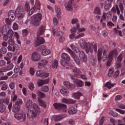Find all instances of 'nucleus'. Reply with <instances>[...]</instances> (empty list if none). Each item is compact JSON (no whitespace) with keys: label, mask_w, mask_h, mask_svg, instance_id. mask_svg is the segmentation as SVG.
Here are the masks:
<instances>
[{"label":"nucleus","mask_w":125,"mask_h":125,"mask_svg":"<svg viewBox=\"0 0 125 125\" xmlns=\"http://www.w3.org/2000/svg\"><path fill=\"white\" fill-rule=\"evenodd\" d=\"M37 94L39 97V98H45V94L42 92L41 91H37Z\"/></svg>","instance_id":"37"},{"label":"nucleus","mask_w":125,"mask_h":125,"mask_svg":"<svg viewBox=\"0 0 125 125\" xmlns=\"http://www.w3.org/2000/svg\"><path fill=\"white\" fill-rule=\"evenodd\" d=\"M13 67H14V65H13V63H10L9 64H8L7 65V70H8V71H11V70H12L13 69Z\"/></svg>","instance_id":"49"},{"label":"nucleus","mask_w":125,"mask_h":125,"mask_svg":"<svg viewBox=\"0 0 125 125\" xmlns=\"http://www.w3.org/2000/svg\"><path fill=\"white\" fill-rule=\"evenodd\" d=\"M6 106L4 104H2L0 106V113H6Z\"/></svg>","instance_id":"40"},{"label":"nucleus","mask_w":125,"mask_h":125,"mask_svg":"<svg viewBox=\"0 0 125 125\" xmlns=\"http://www.w3.org/2000/svg\"><path fill=\"white\" fill-rule=\"evenodd\" d=\"M112 11L113 12H116L117 11V13L118 15H120V13H121V11H120V8H119V5H116V8L113 7L111 9Z\"/></svg>","instance_id":"35"},{"label":"nucleus","mask_w":125,"mask_h":125,"mask_svg":"<svg viewBox=\"0 0 125 125\" xmlns=\"http://www.w3.org/2000/svg\"><path fill=\"white\" fill-rule=\"evenodd\" d=\"M19 28V26H18V24L16 23H14L13 25V29L14 30V31H16V30H18Z\"/></svg>","instance_id":"59"},{"label":"nucleus","mask_w":125,"mask_h":125,"mask_svg":"<svg viewBox=\"0 0 125 125\" xmlns=\"http://www.w3.org/2000/svg\"><path fill=\"white\" fill-rule=\"evenodd\" d=\"M1 30L2 34H5V33H7V30H8V27H6V26L4 25L2 26Z\"/></svg>","instance_id":"51"},{"label":"nucleus","mask_w":125,"mask_h":125,"mask_svg":"<svg viewBox=\"0 0 125 125\" xmlns=\"http://www.w3.org/2000/svg\"><path fill=\"white\" fill-rule=\"evenodd\" d=\"M21 109V107L20 106L15 104V105L13 107L12 111L14 112V113H18L19 111H20Z\"/></svg>","instance_id":"29"},{"label":"nucleus","mask_w":125,"mask_h":125,"mask_svg":"<svg viewBox=\"0 0 125 125\" xmlns=\"http://www.w3.org/2000/svg\"><path fill=\"white\" fill-rule=\"evenodd\" d=\"M35 10H36V8L35 7H33L31 9L29 10V15H32V14H34V12H35Z\"/></svg>","instance_id":"61"},{"label":"nucleus","mask_w":125,"mask_h":125,"mask_svg":"<svg viewBox=\"0 0 125 125\" xmlns=\"http://www.w3.org/2000/svg\"><path fill=\"white\" fill-rule=\"evenodd\" d=\"M62 58L64 59V60H66L67 61H70L71 60V58L70 57V56L68 55L67 53H63L62 54L61 56Z\"/></svg>","instance_id":"27"},{"label":"nucleus","mask_w":125,"mask_h":125,"mask_svg":"<svg viewBox=\"0 0 125 125\" xmlns=\"http://www.w3.org/2000/svg\"><path fill=\"white\" fill-rule=\"evenodd\" d=\"M15 13L12 11H9L8 13V18L11 21H14L15 20Z\"/></svg>","instance_id":"18"},{"label":"nucleus","mask_w":125,"mask_h":125,"mask_svg":"<svg viewBox=\"0 0 125 125\" xmlns=\"http://www.w3.org/2000/svg\"><path fill=\"white\" fill-rule=\"evenodd\" d=\"M20 48L19 45L17 44H15L13 46V52H15V50H18Z\"/></svg>","instance_id":"48"},{"label":"nucleus","mask_w":125,"mask_h":125,"mask_svg":"<svg viewBox=\"0 0 125 125\" xmlns=\"http://www.w3.org/2000/svg\"><path fill=\"white\" fill-rule=\"evenodd\" d=\"M80 46L85 50L86 53H88L89 51L92 53L93 50L95 52H97V46H96V45H93L92 43L89 42L86 43V42H83V40H82V42L80 43Z\"/></svg>","instance_id":"1"},{"label":"nucleus","mask_w":125,"mask_h":125,"mask_svg":"<svg viewBox=\"0 0 125 125\" xmlns=\"http://www.w3.org/2000/svg\"><path fill=\"white\" fill-rule=\"evenodd\" d=\"M94 13L100 15V14H101L100 8L99 7H96L94 10Z\"/></svg>","instance_id":"47"},{"label":"nucleus","mask_w":125,"mask_h":125,"mask_svg":"<svg viewBox=\"0 0 125 125\" xmlns=\"http://www.w3.org/2000/svg\"><path fill=\"white\" fill-rule=\"evenodd\" d=\"M8 88V85H7V84L6 83L4 85H3L2 86H1V90L5 91V90H7Z\"/></svg>","instance_id":"50"},{"label":"nucleus","mask_w":125,"mask_h":125,"mask_svg":"<svg viewBox=\"0 0 125 125\" xmlns=\"http://www.w3.org/2000/svg\"><path fill=\"white\" fill-rule=\"evenodd\" d=\"M2 54H5L7 51V49H6V48L3 47L0 49V51Z\"/></svg>","instance_id":"57"},{"label":"nucleus","mask_w":125,"mask_h":125,"mask_svg":"<svg viewBox=\"0 0 125 125\" xmlns=\"http://www.w3.org/2000/svg\"><path fill=\"white\" fill-rule=\"evenodd\" d=\"M72 72L74 73L75 76H77V77L82 74V71L78 68V67L72 68Z\"/></svg>","instance_id":"22"},{"label":"nucleus","mask_w":125,"mask_h":125,"mask_svg":"<svg viewBox=\"0 0 125 125\" xmlns=\"http://www.w3.org/2000/svg\"><path fill=\"white\" fill-rule=\"evenodd\" d=\"M33 106V101L30 100H28L26 104V107L27 109H30V108H32Z\"/></svg>","instance_id":"34"},{"label":"nucleus","mask_w":125,"mask_h":125,"mask_svg":"<svg viewBox=\"0 0 125 125\" xmlns=\"http://www.w3.org/2000/svg\"><path fill=\"white\" fill-rule=\"evenodd\" d=\"M75 83L77 87H83V82L82 80H76Z\"/></svg>","instance_id":"23"},{"label":"nucleus","mask_w":125,"mask_h":125,"mask_svg":"<svg viewBox=\"0 0 125 125\" xmlns=\"http://www.w3.org/2000/svg\"><path fill=\"white\" fill-rule=\"evenodd\" d=\"M53 106L55 109H59V110H63V112H66L67 109V105L64 104L54 103Z\"/></svg>","instance_id":"5"},{"label":"nucleus","mask_w":125,"mask_h":125,"mask_svg":"<svg viewBox=\"0 0 125 125\" xmlns=\"http://www.w3.org/2000/svg\"><path fill=\"white\" fill-rule=\"evenodd\" d=\"M44 32H45L44 27L42 25L40 26L38 30L39 36H42V35H43L44 34Z\"/></svg>","instance_id":"25"},{"label":"nucleus","mask_w":125,"mask_h":125,"mask_svg":"<svg viewBox=\"0 0 125 125\" xmlns=\"http://www.w3.org/2000/svg\"><path fill=\"white\" fill-rule=\"evenodd\" d=\"M116 5L119 6L121 12H124V5H123V3H122V0H117Z\"/></svg>","instance_id":"31"},{"label":"nucleus","mask_w":125,"mask_h":125,"mask_svg":"<svg viewBox=\"0 0 125 125\" xmlns=\"http://www.w3.org/2000/svg\"><path fill=\"white\" fill-rule=\"evenodd\" d=\"M9 39L14 38V33L12 30H9L7 33Z\"/></svg>","instance_id":"32"},{"label":"nucleus","mask_w":125,"mask_h":125,"mask_svg":"<svg viewBox=\"0 0 125 125\" xmlns=\"http://www.w3.org/2000/svg\"><path fill=\"white\" fill-rule=\"evenodd\" d=\"M49 83V80L46 79L45 80H39L37 83L38 86H42L43 84H47Z\"/></svg>","instance_id":"19"},{"label":"nucleus","mask_w":125,"mask_h":125,"mask_svg":"<svg viewBox=\"0 0 125 125\" xmlns=\"http://www.w3.org/2000/svg\"><path fill=\"white\" fill-rule=\"evenodd\" d=\"M46 47L45 45H43L41 46V49H42V54L44 56H46V55H48L49 54H50V50L49 49H46Z\"/></svg>","instance_id":"11"},{"label":"nucleus","mask_w":125,"mask_h":125,"mask_svg":"<svg viewBox=\"0 0 125 125\" xmlns=\"http://www.w3.org/2000/svg\"><path fill=\"white\" fill-rule=\"evenodd\" d=\"M25 15V12L24 10L20 7H18L15 11V17H17L19 19H22Z\"/></svg>","instance_id":"3"},{"label":"nucleus","mask_w":125,"mask_h":125,"mask_svg":"<svg viewBox=\"0 0 125 125\" xmlns=\"http://www.w3.org/2000/svg\"><path fill=\"white\" fill-rule=\"evenodd\" d=\"M24 112L23 111H21L19 113H17L15 114V118L17 120H21V119H22L23 122H25L26 121V117L24 116Z\"/></svg>","instance_id":"6"},{"label":"nucleus","mask_w":125,"mask_h":125,"mask_svg":"<svg viewBox=\"0 0 125 125\" xmlns=\"http://www.w3.org/2000/svg\"><path fill=\"white\" fill-rule=\"evenodd\" d=\"M112 0H106L104 2V9L105 10H108L111 8L112 6Z\"/></svg>","instance_id":"15"},{"label":"nucleus","mask_w":125,"mask_h":125,"mask_svg":"<svg viewBox=\"0 0 125 125\" xmlns=\"http://www.w3.org/2000/svg\"><path fill=\"white\" fill-rule=\"evenodd\" d=\"M118 56V50L114 49L111 50L108 55V58L109 60H113V57H116Z\"/></svg>","instance_id":"7"},{"label":"nucleus","mask_w":125,"mask_h":125,"mask_svg":"<svg viewBox=\"0 0 125 125\" xmlns=\"http://www.w3.org/2000/svg\"><path fill=\"white\" fill-rule=\"evenodd\" d=\"M7 42L8 44H9V45H12V46H13V45L15 44V41H14L13 39H12V38H11L10 39V40H8Z\"/></svg>","instance_id":"44"},{"label":"nucleus","mask_w":125,"mask_h":125,"mask_svg":"<svg viewBox=\"0 0 125 125\" xmlns=\"http://www.w3.org/2000/svg\"><path fill=\"white\" fill-rule=\"evenodd\" d=\"M115 85H116V83H111V82H107L105 84V86L107 87V88H108L109 89H111V88H112V87H113V86H114Z\"/></svg>","instance_id":"38"},{"label":"nucleus","mask_w":125,"mask_h":125,"mask_svg":"<svg viewBox=\"0 0 125 125\" xmlns=\"http://www.w3.org/2000/svg\"><path fill=\"white\" fill-rule=\"evenodd\" d=\"M63 85L65 86V87L68 88V89H71L73 88V84H72L71 83L68 81L63 83Z\"/></svg>","instance_id":"26"},{"label":"nucleus","mask_w":125,"mask_h":125,"mask_svg":"<svg viewBox=\"0 0 125 125\" xmlns=\"http://www.w3.org/2000/svg\"><path fill=\"white\" fill-rule=\"evenodd\" d=\"M42 91L44 92H47L48 90H49V89L48 88V86L45 85L42 87Z\"/></svg>","instance_id":"53"},{"label":"nucleus","mask_w":125,"mask_h":125,"mask_svg":"<svg viewBox=\"0 0 125 125\" xmlns=\"http://www.w3.org/2000/svg\"><path fill=\"white\" fill-rule=\"evenodd\" d=\"M65 7L67 10H72L73 9V2L72 0L69 1Z\"/></svg>","instance_id":"28"},{"label":"nucleus","mask_w":125,"mask_h":125,"mask_svg":"<svg viewBox=\"0 0 125 125\" xmlns=\"http://www.w3.org/2000/svg\"><path fill=\"white\" fill-rule=\"evenodd\" d=\"M62 119H63L62 118V117H61V116H59V115H55L54 117V121L55 122H59V121H61V120H62Z\"/></svg>","instance_id":"41"},{"label":"nucleus","mask_w":125,"mask_h":125,"mask_svg":"<svg viewBox=\"0 0 125 125\" xmlns=\"http://www.w3.org/2000/svg\"><path fill=\"white\" fill-rule=\"evenodd\" d=\"M42 59V57L41 56V54L39 52H34L32 53L31 56V60L34 62H37L40 61Z\"/></svg>","instance_id":"4"},{"label":"nucleus","mask_w":125,"mask_h":125,"mask_svg":"<svg viewBox=\"0 0 125 125\" xmlns=\"http://www.w3.org/2000/svg\"><path fill=\"white\" fill-rule=\"evenodd\" d=\"M104 51V46L101 47L98 49L97 52V60L99 62H101V60L102 59V52Z\"/></svg>","instance_id":"8"},{"label":"nucleus","mask_w":125,"mask_h":125,"mask_svg":"<svg viewBox=\"0 0 125 125\" xmlns=\"http://www.w3.org/2000/svg\"><path fill=\"white\" fill-rule=\"evenodd\" d=\"M52 66L53 69H57V67L58 66V61L56 60H55L54 62L52 64Z\"/></svg>","instance_id":"43"},{"label":"nucleus","mask_w":125,"mask_h":125,"mask_svg":"<svg viewBox=\"0 0 125 125\" xmlns=\"http://www.w3.org/2000/svg\"><path fill=\"white\" fill-rule=\"evenodd\" d=\"M28 34H29V32H28V30L27 29H24L22 30L23 37H27Z\"/></svg>","instance_id":"56"},{"label":"nucleus","mask_w":125,"mask_h":125,"mask_svg":"<svg viewBox=\"0 0 125 125\" xmlns=\"http://www.w3.org/2000/svg\"><path fill=\"white\" fill-rule=\"evenodd\" d=\"M113 73H114V68H110L108 70V77H109V78L113 77Z\"/></svg>","instance_id":"45"},{"label":"nucleus","mask_w":125,"mask_h":125,"mask_svg":"<svg viewBox=\"0 0 125 125\" xmlns=\"http://www.w3.org/2000/svg\"><path fill=\"white\" fill-rule=\"evenodd\" d=\"M23 104V101L21 99H18L15 102V105H17L18 106H21Z\"/></svg>","instance_id":"42"},{"label":"nucleus","mask_w":125,"mask_h":125,"mask_svg":"<svg viewBox=\"0 0 125 125\" xmlns=\"http://www.w3.org/2000/svg\"><path fill=\"white\" fill-rule=\"evenodd\" d=\"M103 20H110L111 18H112V14L110 12H108L107 13L104 12L103 15Z\"/></svg>","instance_id":"13"},{"label":"nucleus","mask_w":125,"mask_h":125,"mask_svg":"<svg viewBox=\"0 0 125 125\" xmlns=\"http://www.w3.org/2000/svg\"><path fill=\"white\" fill-rule=\"evenodd\" d=\"M42 19V14L38 13L34 15L31 17V24L35 27H38L41 24V21Z\"/></svg>","instance_id":"2"},{"label":"nucleus","mask_w":125,"mask_h":125,"mask_svg":"<svg viewBox=\"0 0 125 125\" xmlns=\"http://www.w3.org/2000/svg\"><path fill=\"white\" fill-rule=\"evenodd\" d=\"M38 102L39 103L40 106H42V107H43V108H46V104L45 103L43 102L42 99L38 98Z\"/></svg>","instance_id":"33"},{"label":"nucleus","mask_w":125,"mask_h":125,"mask_svg":"<svg viewBox=\"0 0 125 125\" xmlns=\"http://www.w3.org/2000/svg\"><path fill=\"white\" fill-rule=\"evenodd\" d=\"M122 60H123V55H122V54H120L117 57L116 59V61H117V62H121Z\"/></svg>","instance_id":"54"},{"label":"nucleus","mask_w":125,"mask_h":125,"mask_svg":"<svg viewBox=\"0 0 125 125\" xmlns=\"http://www.w3.org/2000/svg\"><path fill=\"white\" fill-rule=\"evenodd\" d=\"M27 118H29V119H35V118L37 117V113H36L34 110L28 109L27 111Z\"/></svg>","instance_id":"9"},{"label":"nucleus","mask_w":125,"mask_h":125,"mask_svg":"<svg viewBox=\"0 0 125 125\" xmlns=\"http://www.w3.org/2000/svg\"><path fill=\"white\" fill-rule=\"evenodd\" d=\"M61 64L62 66H63L64 67H66V66H67V65H68L67 61H66L65 60H61Z\"/></svg>","instance_id":"52"},{"label":"nucleus","mask_w":125,"mask_h":125,"mask_svg":"<svg viewBox=\"0 0 125 125\" xmlns=\"http://www.w3.org/2000/svg\"><path fill=\"white\" fill-rule=\"evenodd\" d=\"M108 46L107 45H104V51L103 52V58H104V61H105L108 57V55L107 54V52L108 51Z\"/></svg>","instance_id":"14"},{"label":"nucleus","mask_w":125,"mask_h":125,"mask_svg":"<svg viewBox=\"0 0 125 125\" xmlns=\"http://www.w3.org/2000/svg\"><path fill=\"white\" fill-rule=\"evenodd\" d=\"M83 37H84V33H81L77 35V36L75 37V39H80L81 38H83Z\"/></svg>","instance_id":"63"},{"label":"nucleus","mask_w":125,"mask_h":125,"mask_svg":"<svg viewBox=\"0 0 125 125\" xmlns=\"http://www.w3.org/2000/svg\"><path fill=\"white\" fill-rule=\"evenodd\" d=\"M77 112H78V110H77L76 105H73L69 107L68 109V114L69 115H75Z\"/></svg>","instance_id":"12"},{"label":"nucleus","mask_w":125,"mask_h":125,"mask_svg":"<svg viewBox=\"0 0 125 125\" xmlns=\"http://www.w3.org/2000/svg\"><path fill=\"white\" fill-rule=\"evenodd\" d=\"M33 108L35 111L37 112V113H41V108H40L39 105H38V104H33Z\"/></svg>","instance_id":"36"},{"label":"nucleus","mask_w":125,"mask_h":125,"mask_svg":"<svg viewBox=\"0 0 125 125\" xmlns=\"http://www.w3.org/2000/svg\"><path fill=\"white\" fill-rule=\"evenodd\" d=\"M20 71V66L16 65L14 70V73H18Z\"/></svg>","instance_id":"62"},{"label":"nucleus","mask_w":125,"mask_h":125,"mask_svg":"<svg viewBox=\"0 0 125 125\" xmlns=\"http://www.w3.org/2000/svg\"><path fill=\"white\" fill-rule=\"evenodd\" d=\"M72 96L75 99H80L81 96H83V93L81 92H77L73 93Z\"/></svg>","instance_id":"24"},{"label":"nucleus","mask_w":125,"mask_h":125,"mask_svg":"<svg viewBox=\"0 0 125 125\" xmlns=\"http://www.w3.org/2000/svg\"><path fill=\"white\" fill-rule=\"evenodd\" d=\"M71 57L77 65H80L81 64V60H80V58H79L76 54L72 55Z\"/></svg>","instance_id":"20"},{"label":"nucleus","mask_w":125,"mask_h":125,"mask_svg":"<svg viewBox=\"0 0 125 125\" xmlns=\"http://www.w3.org/2000/svg\"><path fill=\"white\" fill-rule=\"evenodd\" d=\"M97 62V60L94 58L93 57H91L90 58V63L92 66H95L96 65V63Z\"/></svg>","instance_id":"30"},{"label":"nucleus","mask_w":125,"mask_h":125,"mask_svg":"<svg viewBox=\"0 0 125 125\" xmlns=\"http://www.w3.org/2000/svg\"><path fill=\"white\" fill-rule=\"evenodd\" d=\"M79 57L83 62H84V63L87 62V58L86 57V55H85V53H84L83 51H81L79 53Z\"/></svg>","instance_id":"10"},{"label":"nucleus","mask_w":125,"mask_h":125,"mask_svg":"<svg viewBox=\"0 0 125 125\" xmlns=\"http://www.w3.org/2000/svg\"><path fill=\"white\" fill-rule=\"evenodd\" d=\"M62 94H63V96H67L69 94V91L66 89H62L61 90Z\"/></svg>","instance_id":"39"},{"label":"nucleus","mask_w":125,"mask_h":125,"mask_svg":"<svg viewBox=\"0 0 125 125\" xmlns=\"http://www.w3.org/2000/svg\"><path fill=\"white\" fill-rule=\"evenodd\" d=\"M48 63V61L46 60H42L40 62H39L38 68L39 69H42V68H43L45 65H47Z\"/></svg>","instance_id":"16"},{"label":"nucleus","mask_w":125,"mask_h":125,"mask_svg":"<svg viewBox=\"0 0 125 125\" xmlns=\"http://www.w3.org/2000/svg\"><path fill=\"white\" fill-rule=\"evenodd\" d=\"M28 88L29 89H30V90H34V89H35V85H34V84L33 83H30L29 85H28Z\"/></svg>","instance_id":"55"},{"label":"nucleus","mask_w":125,"mask_h":125,"mask_svg":"<svg viewBox=\"0 0 125 125\" xmlns=\"http://www.w3.org/2000/svg\"><path fill=\"white\" fill-rule=\"evenodd\" d=\"M9 86L11 89H14L15 88V83L14 82H11L9 84Z\"/></svg>","instance_id":"58"},{"label":"nucleus","mask_w":125,"mask_h":125,"mask_svg":"<svg viewBox=\"0 0 125 125\" xmlns=\"http://www.w3.org/2000/svg\"><path fill=\"white\" fill-rule=\"evenodd\" d=\"M25 10L26 11H29L31 9V7H30V5L28 4V3H25Z\"/></svg>","instance_id":"64"},{"label":"nucleus","mask_w":125,"mask_h":125,"mask_svg":"<svg viewBox=\"0 0 125 125\" xmlns=\"http://www.w3.org/2000/svg\"><path fill=\"white\" fill-rule=\"evenodd\" d=\"M44 42H45V41L44 40L43 37H37L36 43H37L38 45L42 44L44 43Z\"/></svg>","instance_id":"21"},{"label":"nucleus","mask_w":125,"mask_h":125,"mask_svg":"<svg viewBox=\"0 0 125 125\" xmlns=\"http://www.w3.org/2000/svg\"><path fill=\"white\" fill-rule=\"evenodd\" d=\"M52 32L54 36H55L56 33H57L58 36H63L64 32L61 31L59 27L57 28L56 31L54 28H52Z\"/></svg>","instance_id":"17"},{"label":"nucleus","mask_w":125,"mask_h":125,"mask_svg":"<svg viewBox=\"0 0 125 125\" xmlns=\"http://www.w3.org/2000/svg\"><path fill=\"white\" fill-rule=\"evenodd\" d=\"M43 71L39 70L36 73V76L37 77H43Z\"/></svg>","instance_id":"46"},{"label":"nucleus","mask_w":125,"mask_h":125,"mask_svg":"<svg viewBox=\"0 0 125 125\" xmlns=\"http://www.w3.org/2000/svg\"><path fill=\"white\" fill-rule=\"evenodd\" d=\"M68 123L69 125H76V121L73 119H70L68 121Z\"/></svg>","instance_id":"60"}]
</instances>
